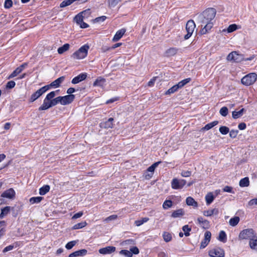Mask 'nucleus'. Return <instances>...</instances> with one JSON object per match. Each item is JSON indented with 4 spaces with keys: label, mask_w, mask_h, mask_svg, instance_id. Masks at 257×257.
<instances>
[{
    "label": "nucleus",
    "mask_w": 257,
    "mask_h": 257,
    "mask_svg": "<svg viewBox=\"0 0 257 257\" xmlns=\"http://www.w3.org/2000/svg\"><path fill=\"white\" fill-rule=\"evenodd\" d=\"M211 236V233L210 231H207L205 233L204 239L210 241Z\"/></svg>",
    "instance_id": "nucleus-64"
},
{
    "label": "nucleus",
    "mask_w": 257,
    "mask_h": 257,
    "mask_svg": "<svg viewBox=\"0 0 257 257\" xmlns=\"http://www.w3.org/2000/svg\"><path fill=\"white\" fill-rule=\"evenodd\" d=\"M89 49V46L88 44H85L75 52L71 57L76 59H84L87 56Z\"/></svg>",
    "instance_id": "nucleus-2"
},
{
    "label": "nucleus",
    "mask_w": 257,
    "mask_h": 257,
    "mask_svg": "<svg viewBox=\"0 0 257 257\" xmlns=\"http://www.w3.org/2000/svg\"><path fill=\"white\" fill-rule=\"evenodd\" d=\"M22 71V69L19 67H18L16 70H15L13 73L9 76L8 78H12L16 76H17L19 74H20Z\"/></svg>",
    "instance_id": "nucleus-45"
},
{
    "label": "nucleus",
    "mask_w": 257,
    "mask_h": 257,
    "mask_svg": "<svg viewBox=\"0 0 257 257\" xmlns=\"http://www.w3.org/2000/svg\"><path fill=\"white\" fill-rule=\"evenodd\" d=\"M219 213L218 208H213L212 209L205 210L203 212V214L207 217L211 216L213 215H217Z\"/></svg>",
    "instance_id": "nucleus-20"
},
{
    "label": "nucleus",
    "mask_w": 257,
    "mask_h": 257,
    "mask_svg": "<svg viewBox=\"0 0 257 257\" xmlns=\"http://www.w3.org/2000/svg\"><path fill=\"white\" fill-rule=\"evenodd\" d=\"M116 248L114 246H108L105 247L100 248L98 250L99 253L102 254H110L115 251Z\"/></svg>",
    "instance_id": "nucleus-12"
},
{
    "label": "nucleus",
    "mask_w": 257,
    "mask_h": 257,
    "mask_svg": "<svg viewBox=\"0 0 257 257\" xmlns=\"http://www.w3.org/2000/svg\"><path fill=\"white\" fill-rule=\"evenodd\" d=\"M117 218V216L116 215H110V216L106 217L104 219V221H106V222H109V221H110L111 220H115Z\"/></svg>",
    "instance_id": "nucleus-56"
},
{
    "label": "nucleus",
    "mask_w": 257,
    "mask_h": 257,
    "mask_svg": "<svg viewBox=\"0 0 257 257\" xmlns=\"http://www.w3.org/2000/svg\"><path fill=\"white\" fill-rule=\"evenodd\" d=\"M13 2L12 0H5L4 7L6 9H9L12 7Z\"/></svg>",
    "instance_id": "nucleus-53"
},
{
    "label": "nucleus",
    "mask_w": 257,
    "mask_h": 257,
    "mask_svg": "<svg viewBox=\"0 0 257 257\" xmlns=\"http://www.w3.org/2000/svg\"><path fill=\"white\" fill-rule=\"evenodd\" d=\"M65 77L64 76H61L53 81L51 83L50 85H47V86H48L49 89L51 87H54L57 88L60 86V84L64 80Z\"/></svg>",
    "instance_id": "nucleus-13"
},
{
    "label": "nucleus",
    "mask_w": 257,
    "mask_h": 257,
    "mask_svg": "<svg viewBox=\"0 0 257 257\" xmlns=\"http://www.w3.org/2000/svg\"><path fill=\"white\" fill-rule=\"evenodd\" d=\"M70 47V45L69 44H65L64 45H63L62 47H59L58 49V53L60 54H62L65 52L69 50Z\"/></svg>",
    "instance_id": "nucleus-31"
},
{
    "label": "nucleus",
    "mask_w": 257,
    "mask_h": 257,
    "mask_svg": "<svg viewBox=\"0 0 257 257\" xmlns=\"http://www.w3.org/2000/svg\"><path fill=\"white\" fill-rule=\"evenodd\" d=\"M223 190L224 192L231 193H234V192L232 191V188L229 186H225Z\"/></svg>",
    "instance_id": "nucleus-58"
},
{
    "label": "nucleus",
    "mask_w": 257,
    "mask_h": 257,
    "mask_svg": "<svg viewBox=\"0 0 257 257\" xmlns=\"http://www.w3.org/2000/svg\"><path fill=\"white\" fill-rule=\"evenodd\" d=\"M89 10H86L85 11H82V12L79 13L74 18V21L76 23L79 25L81 22L83 21V19L84 18V16H83V14L85 13H88Z\"/></svg>",
    "instance_id": "nucleus-16"
},
{
    "label": "nucleus",
    "mask_w": 257,
    "mask_h": 257,
    "mask_svg": "<svg viewBox=\"0 0 257 257\" xmlns=\"http://www.w3.org/2000/svg\"><path fill=\"white\" fill-rule=\"evenodd\" d=\"M121 1V0H107L108 7L110 8H114Z\"/></svg>",
    "instance_id": "nucleus-40"
},
{
    "label": "nucleus",
    "mask_w": 257,
    "mask_h": 257,
    "mask_svg": "<svg viewBox=\"0 0 257 257\" xmlns=\"http://www.w3.org/2000/svg\"><path fill=\"white\" fill-rule=\"evenodd\" d=\"M218 239L223 242L226 241V235L224 231L222 230L219 232Z\"/></svg>",
    "instance_id": "nucleus-41"
},
{
    "label": "nucleus",
    "mask_w": 257,
    "mask_h": 257,
    "mask_svg": "<svg viewBox=\"0 0 257 257\" xmlns=\"http://www.w3.org/2000/svg\"><path fill=\"white\" fill-rule=\"evenodd\" d=\"M16 83L14 81H9L7 83L6 87L9 89H12L15 87Z\"/></svg>",
    "instance_id": "nucleus-55"
},
{
    "label": "nucleus",
    "mask_w": 257,
    "mask_h": 257,
    "mask_svg": "<svg viewBox=\"0 0 257 257\" xmlns=\"http://www.w3.org/2000/svg\"><path fill=\"white\" fill-rule=\"evenodd\" d=\"M218 123V121L217 120L212 121L210 123H209L206 124L205 125V126L203 127L202 129L203 130L208 131V130L211 129V128H212L213 126L217 125Z\"/></svg>",
    "instance_id": "nucleus-33"
},
{
    "label": "nucleus",
    "mask_w": 257,
    "mask_h": 257,
    "mask_svg": "<svg viewBox=\"0 0 257 257\" xmlns=\"http://www.w3.org/2000/svg\"><path fill=\"white\" fill-rule=\"evenodd\" d=\"M229 133L230 137L234 139L237 137L238 133V131L237 130H232Z\"/></svg>",
    "instance_id": "nucleus-52"
},
{
    "label": "nucleus",
    "mask_w": 257,
    "mask_h": 257,
    "mask_svg": "<svg viewBox=\"0 0 257 257\" xmlns=\"http://www.w3.org/2000/svg\"><path fill=\"white\" fill-rule=\"evenodd\" d=\"M48 90V86H44L41 87L32 94L30 98V101L31 102H34Z\"/></svg>",
    "instance_id": "nucleus-7"
},
{
    "label": "nucleus",
    "mask_w": 257,
    "mask_h": 257,
    "mask_svg": "<svg viewBox=\"0 0 257 257\" xmlns=\"http://www.w3.org/2000/svg\"><path fill=\"white\" fill-rule=\"evenodd\" d=\"M178 49L175 47H171L168 49L165 52V55L167 57H171L176 55L178 52Z\"/></svg>",
    "instance_id": "nucleus-19"
},
{
    "label": "nucleus",
    "mask_w": 257,
    "mask_h": 257,
    "mask_svg": "<svg viewBox=\"0 0 257 257\" xmlns=\"http://www.w3.org/2000/svg\"><path fill=\"white\" fill-rule=\"evenodd\" d=\"M195 26V24L193 20H191L187 22L186 25V30L187 34L184 36L185 39H188L191 37L194 31Z\"/></svg>",
    "instance_id": "nucleus-8"
},
{
    "label": "nucleus",
    "mask_w": 257,
    "mask_h": 257,
    "mask_svg": "<svg viewBox=\"0 0 257 257\" xmlns=\"http://www.w3.org/2000/svg\"><path fill=\"white\" fill-rule=\"evenodd\" d=\"M184 211L183 209H179L173 212L171 216L173 218H178L184 215Z\"/></svg>",
    "instance_id": "nucleus-23"
},
{
    "label": "nucleus",
    "mask_w": 257,
    "mask_h": 257,
    "mask_svg": "<svg viewBox=\"0 0 257 257\" xmlns=\"http://www.w3.org/2000/svg\"><path fill=\"white\" fill-rule=\"evenodd\" d=\"M130 251L133 254H138L139 253V249L137 246H134L130 248Z\"/></svg>",
    "instance_id": "nucleus-59"
},
{
    "label": "nucleus",
    "mask_w": 257,
    "mask_h": 257,
    "mask_svg": "<svg viewBox=\"0 0 257 257\" xmlns=\"http://www.w3.org/2000/svg\"><path fill=\"white\" fill-rule=\"evenodd\" d=\"M56 95V91H51V92L49 93L45 98L43 101V103H45V102H48L54 99V97Z\"/></svg>",
    "instance_id": "nucleus-26"
},
{
    "label": "nucleus",
    "mask_w": 257,
    "mask_h": 257,
    "mask_svg": "<svg viewBox=\"0 0 257 257\" xmlns=\"http://www.w3.org/2000/svg\"><path fill=\"white\" fill-rule=\"evenodd\" d=\"M244 59V57L243 55L238 53L236 51H233L230 53L227 57V60L228 61L236 63L240 62L243 61Z\"/></svg>",
    "instance_id": "nucleus-5"
},
{
    "label": "nucleus",
    "mask_w": 257,
    "mask_h": 257,
    "mask_svg": "<svg viewBox=\"0 0 257 257\" xmlns=\"http://www.w3.org/2000/svg\"><path fill=\"white\" fill-rule=\"evenodd\" d=\"M106 19V17L102 16L98 18H96L94 21L95 22L99 23L104 21Z\"/></svg>",
    "instance_id": "nucleus-61"
},
{
    "label": "nucleus",
    "mask_w": 257,
    "mask_h": 257,
    "mask_svg": "<svg viewBox=\"0 0 257 257\" xmlns=\"http://www.w3.org/2000/svg\"><path fill=\"white\" fill-rule=\"evenodd\" d=\"M248 205L249 206H251L253 205H257V198L250 200L248 202Z\"/></svg>",
    "instance_id": "nucleus-62"
},
{
    "label": "nucleus",
    "mask_w": 257,
    "mask_h": 257,
    "mask_svg": "<svg viewBox=\"0 0 257 257\" xmlns=\"http://www.w3.org/2000/svg\"><path fill=\"white\" fill-rule=\"evenodd\" d=\"M60 104V97L58 96L49 102H45V103H43L39 108V110H44L49 109V108L55 106L58 104Z\"/></svg>",
    "instance_id": "nucleus-6"
},
{
    "label": "nucleus",
    "mask_w": 257,
    "mask_h": 257,
    "mask_svg": "<svg viewBox=\"0 0 257 257\" xmlns=\"http://www.w3.org/2000/svg\"><path fill=\"white\" fill-rule=\"evenodd\" d=\"M190 81L191 78H188L180 81L179 82H178V84H177V85L178 86L179 88H181L183 87L184 85H185L186 84L189 83Z\"/></svg>",
    "instance_id": "nucleus-39"
},
{
    "label": "nucleus",
    "mask_w": 257,
    "mask_h": 257,
    "mask_svg": "<svg viewBox=\"0 0 257 257\" xmlns=\"http://www.w3.org/2000/svg\"><path fill=\"white\" fill-rule=\"evenodd\" d=\"M87 75L86 73H81L78 76L75 77L72 80V83L73 84H77L79 82L85 80L86 78Z\"/></svg>",
    "instance_id": "nucleus-15"
},
{
    "label": "nucleus",
    "mask_w": 257,
    "mask_h": 257,
    "mask_svg": "<svg viewBox=\"0 0 257 257\" xmlns=\"http://www.w3.org/2000/svg\"><path fill=\"white\" fill-rule=\"evenodd\" d=\"M209 241L206 240L204 239L201 242L200 244V248H205L209 243Z\"/></svg>",
    "instance_id": "nucleus-57"
},
{
    "label": "nucleus",
    "mask_w": 257,
    "mask_h": 257,
    "mask_svg": "<svg viewBox=\"0 0 257 257\" xmlns=\"http://www.w3.org/2000/svg\"><path fill=\"white\" fill-rule=\"evenodd\" d=\"M86 225H87V223L86 221H82L80 223L75 224L73 226L72 229H78L82 228L84 227H85V226H86Z\"/></svg>",
    "instance_id": "nucleus-36"
},
{
    "label": "nucleus",
    "mask_w": 257,
    "mask_h": 257,
    "mask_svg": "<svg viewBox=\"0 0 257 257\" xmlns=\"http://www.w3.org/2000/svg\"><path fill=\"white\" fill-rule=\"evenodd\" d=\"M87 250L85 249H80L74 251L69 255V257H77L79 256H84L87 254Z\"/></svg>",
    "instance_id": "nucleus-17"
},
{
    "label": "nucleus",
    "mask_w": 257,
    "mask_h": 257,
    "mask_svg": "<svg viewBox=\"0 0 257 257\" xmlns=\"http://www.w3.org/2000/svg\"><path fill=\"white\" fill-rule=\"evenodd\" d=\"M254 230L251 228L245 229L242 230L239 234L238 238L240 240H250L255 235Z\"/></svg>",
    "instance_id": "nucleus-3"
},
{
    "label": "nucleus",
    "mask_w": 257,
    "mask_h": 257,
    "mask_svg": "<svg viewBox=\"0 0 257 257\" xmlns=\"http://www.w3.org/2000/svg\"><path fill=\"white\" fill-rule=\"evenodd\" d=\"M83 214V212L80 211L77 213H75L72 217V219H75L81 217Z\"/></svg>",
    "instance_id": "nucleus-63"
},
{
    "label": "nucleus",
    "mask_w": 257,
    "mask_h": 257,
    "mask_svg": "<svg viewBox=\"0 0 257 257\" xmlns=\"http://www.w3.org/2000/svg\"><path fill=\"white\" fill-rule=\"evenodd\" d=\"M15 195V192L13 188H10L4 192L1 196L4 198L12 199Z\"/></svg>",
    "instance_id": "nucleus-14"
},
{
    "label": "nucleus",
    "mask_w": 257,
    "mask_h": 257,
    "mask_svg": "<svg viewBox=\"0 0 257 257\" xmlns=\"http://www.w3.org/2000/svg\"><path fill=\"white\" fill-rule=\"evenodd\" d=\"M149 220V219L148 217L142 218L141 219L136 220L135 221V224L137 226H139L144 223L147 222Z\"/></svg>",
    "instance_id": "nucleus-38"
},
{
    "label": "nucleus",
    "mask_w": 257,
    "mask_h": 257,
    "mask_svg": "<svg viewBox=\"0 0 257 257\" xmlns=\"http://www.w3.org/2000/svg\"><path fill=\"white\" fill-rule=\"evenodd\" d=\"M73 2V0H64L60 4V7L64 8L66 6H69Z\"/></svg>",
    "instance_id": "nucleus-46"
},
{
    "label": "nucleus",
    "mask_w": 257,
    "mask_h": 257,
    "mask_svg": "<svg viewBox=\"0 0 257 257\" xmlns=\"http://www.w3.org/2000/svg\"><path fill=\"white\" fill-rule=\"evenodd\" d=\"M181 175L183 177H188L191 175V172L190 171H183L181 173Z\"/></svg>",
    "instance_id": "nucleus-54"
},
{
    "label": "nucleus",
    "mask_w": 257,
    "mask_h": 257,
    "mask_svg": "<svg viewBox=\"0 0 257 257\" xmlns=\"http://www.w3.org/2000/svg\"><path fill=\"white\" fill-rule=\"evenodd\" d=\"M249 245L251 249L257 251V235H255L253 237L249 240Z\"/></svg>",
    "instance_id": "nucleus-22"
},
{
    "label": "nucleus",
    "mask_w": 257,
    "mask_h": 257,
    "mask_svg": "<svg viewBox=\"0 0 257 257\" xmlns=\"http://www.w3.org/2000/svg\"><path fill=\"white\" fill-rule=\"evenodd\" d=\"M163 237L166 242H169L172 239L171 234L167 232H164L163 234Z\"/></svg>",
    "instance_id": "nucleus-43"
},
{
    "label": "nucleus",
    "mask_w": 257,
    "mask_h": 257,
    "mask_svg": "<svg viewBox=\"0 0 257 257\" xmlns=\"http://www.w3.org/2000/svg\"><path fill=\"white\" fill-rule=\"evenodd\" d=\"M43 199V197H31L29 201H30V202L33 204H35V203H38L39 202H40L42 199Z\"/></svg>",
    "instance_id": "nucleus-37"
},
{
    "label": "nucleus",
    "mask_w": 257,
    "mask_h": 257,
    "mask_svg": "<svg viewBox=\"0 0 257 257\" xmlns=\"http://www.w3.org/2000/svg\"><path fill=\"white\" fill-rule=\"evenodd\" d=\"M215 196L212 192H209L205 196V201L207 205H210L214 200Z\"/></svg>",
    "instance_id": "nucleus-24"
},
{
    "label": "nucleus",
    "mask_w": 257,
    "mask_h": 257,
    "mask_svg": "<svg viewBox=\"0 0 257 257\" xmlns=\"http://www.w3.org/2000/svg\"><path fill=\"white\" fill-rule=\"evenodd\" d=\"M120 254L124 255L126 257H132L133 254L131 251L125 249H122L119 251Z\"/></svg>",
    "instance_id": "nucleus-48"
},
{
    "label": "nucleus",
    "mask_w": 257,
    "mask_h": 257,
    "mask_svg": "<svg viewBox=\"0 0 257 257\" xmlns=\"http://www.w3.org/2000/svg\"><path fill=\"white\" fill-rule=\"evenodd\" d=\"M237 29V26L236 24H232L229 26L227 31L228 33L232 32Z\"/></svg>",
    "instance_id": "nucleus-51"
},
{
    "label": "nucleus",
    "mask_w": 257,
    "mask_h": 257,
    "mask_svg": "<svg viewBox=\"0 0 257 257\" xmlns=\"http://www.w3.org/2000/svg\"><path fill=\"white\" fill-rule=\"evenodd\" d=\"M173 205V202L170 200H167L164 201L163 204V208L167 209L171 208Z\"/></svg>",
    "instance_id": "nucleus-42"
},
{
    "label": "nucleus",
    "mask_w": 257,
    "mask_h": 257,
    "mask_svg": "<svg viewBox=\"0 0 257 257\" xmlns=\"http://www.w3.org/2000/svg\"><path fill=\"white\" fill-rule=\"evenodd\" d=\"M77 241L76 240H73V241H70L69 242H68L66 245H65V247L67 249H71L75 245V244L77 243Z\"/></svg>",
    "instance_id": "nucleus-50"
},
{
    "label": "nucleus",
    "mask_w": 257,
    "mask_h": 257,
    "mask_svg": "<svg viewBox=\"0 0 257 257\" xmlns=\"http://www.w3.org/2000/svg\"><path fill=\"white\" fill-rule=\"evenodd\" d=\"M50 187L49 185H45L39 189V194L41 195H45L47 192H48L50 190Z\"/></svg>",
    "instance_id": "nucleus-29"
},
{
    "label": "nucleus",
    "mask_w": 257,
    "mask_h": 257,
    "mask_svg": "<svg viewBox=\"0 0 257 257\" xmlns=\"http://www.w3.org/2000/svg\"><path fill=\"white\" fill-rule=\"evenodd\" d=\"M249 185V181L248 177H245L239 181V186L241 187H247Z\"/></svg>",
    "instance_id": "nucleus-30"
},
{
    "label": "nucleus",
    "mask_w": 257,
    "mask_h": 257,
    "mask_svg": "<svg viewBox=\"0 0 257 257\" xmlns=\"http://www.w3.org/2000/svg\"><path fill=\"white\" fill-rule=\"evenodd\" d=\"M182 230L184 232V235L186 236H188L190 235L189 232L191 231V229L189 227L188 225H185L183 226Z\"/></svg>",
    "instance_id": "nucleus-47"
},
{
    "label": "nucleus",
    "mask_w": 257,
    "mask_h": 257,
    "mask_svg": "<svg viewBox=\"0 0 257 257\" xmlns=\"http://www.w3.org/2000/svg\"><path fill=\"white\" fill-rule=\"evenodd\" d=\"M186 184V181L184 179H178L174 178L171 182V187L173 189H181Z\"/></svg>",
    "instance_id": "nucleus-9"
},
{
    "label": "nucleus",
    "mask_w": 257,
    "mask_h": 257,
    "mask_svg": "<svg viewBox=\"0 0 257 257\" xmlns=\"http://www.w3.org/2000/svg\"><path fill=\"white\" fill-rule=\"evenodd\" d=\"M60 104L65 105L71 103L75 98V95L73 94L67 95L64 96H59Z\"/></svg>",
    "instance_id": "nucleus-10"
},
{
    "label": "nucleus",
    "mask_w": 257,
    "mask_h": 257,
    "mask_svg": "<svg viewBox=\"0 0 257 257\" xmlns=\"http://www.w3.org/2000/svg\"><path fill=\"white\" fill-rule=\"evenodd\" d=\"M209 255L211 257H223L224 251L220 248H215L209 251Z\"/></svg>",
    "instance_id": "nucleus-11"
},
{
    "label": "nucleus",
    "mask_w": 257,
    "mask_h": 257,
    "mask_svg": "<svg viewBox=\"0 0 257 257\" xmlns=\"http://www.w3.org/2000/svg\"><path fill=\"white\" fill-rule=\"evenodd\" d=\"M244 110H245L244 108H242L241 110H240L238 111H232V117L234 119H237L238 118L240 117L243 115V112L244 111Z\"/></svg>",
    "instance_id": "nucleus-27"
},
{
    "label": "nucleus",
    "mask_w": 257,
    "mask_h": 257,
    "mask_svg": "<svg viewBox=\"0 0 257 257\" xmlns=\"http://www.w3.org/2000/svg\"><path fill=\"white\" fill-rule=\"evenodd\" d=\"M10 211V207L6 206L1 209V213L0 214V219L4 218L6 216Z\"/></svg>",
    "instance_id": "nucleus-32"
},
{
    "label": "nucleus",
    "mask_w": 257,
    "mask_h": 257,
    "mask_svg": "<svg viewBox=\"0 0 257 257\" xmlns=\"http://www.w3.org/2000/svg\"><path fill=\"white\" fill-rule=\"evenodd\" d=\"M257 79V74L255 73H249L241 79V83L246 86L253 84Z\"/></svg>",
    "instance_id": "nucleus-4"
},
{
    "label": "nucleus",
    "mask_w": 257,
    "mask_h": 257,
    "mask_svg": "<svg viewBox=\"0 0 257 257\" xmlns=\"http://www.w3.org/2000/svg\"><path fill=\"white\" fill-rule=\"evenodd\" d=\"M179 89V88L178 86H177V84H176V85H174L173 86H172V87H171L170 88H169L165 92V94L166 95H170L171 94L174 93V92H176Z\"/></svg>",
    "instance_id": "nucleus-35"
},
{
    "label": "nucleus",
    "mask_w": 257,
    "mask_h": 257,
    "mask_svg": "<svg viewBox=\"0 0 257 257\" xmlns=\"http://www.w3.org/2000/svg\"><path fill=\"white\" fill-rule=\"evenodd\" d=\"M105 79L101 78V77H98L94 82L93 86H94L102 87L105 84Z\"/></svg>",
    "instance_id": "nucleus-25"
},
{
    "label": "nucleus",
    "mask_w": 257,
    "mask_h": 257,
    "mask_svg": "<svg viewBox=\"0 0 257 257\" xmlns=\"http://www.w3.org/2000/svg\"><path fill=\"white\" fill-rule=\"evenodd\" d=\"M219 131L220 133L223 135H226L229 132V128L226 126H220Z\"/></svg>",
    "instance_id": "nucleus-44"
},
{
    "label": "nucleus",
    "mask_w": 257,
    "mask_h": 257,
    "mask_svg": "<svg viewBox=\"0 0 257 257\" xmlns=\"http://www.w3.org/2000/svg\"><path fill=\"white\" fill-rule=\"evenodd\" d=\"M125 32V30L124 29H121L118 31H117L115 35L114 36L112 41L113 42H116L118 41L119 39H120L123 35L124 34Z\"/></svg>",
    "instance_id": "nucleus-18"
},
{
    "label": "nucleus",
    "mask_w": 257,
    "mask_h": 257,
    "mask_svg": "<svg viewBox=\"0 0 257 257\" xmlns=\"http://www.w3.org/2000/svg\"><path fill=\"white\" fill-rule=\"evenodd\" d=\"M228 112V109L227 108V107H225V106L222 107L220 109V111H219L220 114L223 116H226L227 115Z\"/></svg>",
    "instance_id": "nucleus-49"
},
{
    "label": "nucleus",
    "mask_w": 257,
    "mask_h": 257,
    "mask_svg": "<svg viewBox=\"0 0 257 257\" xmlns=\"http://www.w3.org/2000/svg\"><path fill=\"white\" fill-rule=\"evenodd\" d=\"M186 203L188 205L197 207L198 203L194 199L191 197H188L186 200Z\"/></svg>",
    "instance_id": "nucleus-28"
},
{
    "label": "nucleus",
    "mask_w": 257,
    "mask_h": 257,
    "mask_svg": "<svg viewBox=\"0 0 257 257\" xmlns=\"http://www.w3.org/2000/svg\"><path fill=\"white\" fill-rule=\"evenodd\" d=\"M113 118L110 117L106 121L101 123L100 125L105 128H112L113 127Z\"/></svg>",
    "instance_id": "nucleus-21"
},
{
    "label": "nucleus",
    "mask_w": 257,
    "mask_h": 257,
    "mask_svg": "<svg viewBox=\"0 0 257 257\" xmlns=\"http://www.w3.org/2000/svg\"><path fill=\"white\" fill-rule=\"evenodd\" d=\"M239 221V217L238 216H235L231 218L229 221V224L232 226H236Z\"/></svg>",
    "instance_id": "nucleus-34"
},
{
    "label": "nucleus",
    "mask_w": 257,
    "mask_h": 257,
    "mask_svg": "<svg viewBox=\"0 0 257 257\" xmlns=\"http://www.w3.org/2000/svg\"><path fill=\"white\" fill-rule=\"evenodd\" d=\"M201 226L204 228H208L209 227V222L207 220L204 219Z\"/></svg>",
    "instance_id": "nucleus-60"
},
{
    "label": "nucleus",
    "mask_w": 257,
    "mask_h": 257,
    "mask_svg": "<svg viewBox=\"0 0 257 257\" xmlns=\"http://www.w3.org/2000/svg\"><path fill=\"white\" fill-rule=\"evenodd\" d=\"M216 11L214 8H208L199 14L197 18V23L200 25L201 35L208 33L213 26V20L215 17Z\"/></svg>",
    "instance_id": "nucleus-1"
}]
</instances>
